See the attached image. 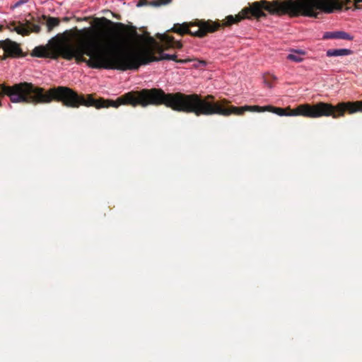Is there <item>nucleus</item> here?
<instances>
[{"instance_id":"obj_9","label":"nucleus","mask_w":362,"mask_h":362,"mask_svg":"<svg viewBox=\"0 0 362 362\" xmlns=\"http://www.w3.org/2000/svg\"><path fill=\"white\" fill-rule=\"evenodd\" d=\"M351 54L352 51L349 49H330L326 53L327 57L346 56Z\"/></svg>"},{"instance_id":"obj_11","label":"nucleus","mask_w":362,"mask_h":362,"mask_svg":"<svg viewBox=\"0 0 362 362\" xmlns=\"http://www.w3.org/2000/svg\"><path fill=\"white\" fill-rule=\"evenodd\" d=\"M26 25L27 28L30 30L31 32L38 33L41 30L40 25L39 24L33 23L30 22V21H26Z\"/></svg>"},{"instance_id":"obj_22","label":"nucleus","mask_w":362,"mask_h":362,"mask_svg":"<svg viewBox=\"0 0 362 362\" xmlns=\"http://www.w3.org/2000/svg\"><path fill=\"white\" fill-rule=\"evenodd\" d=\"M197 29H192V31H197Z\"/></svg>"},{"instance_id":"obj_1","label":"nucleus","mask_w":362,"mask_h":362,"mask_svg":"<svg viewBox=\"0 0 362 362\" xmlns=\"http://www.w3.org/2000/svg\"><path fill=\"white\" fill-rule=\"evenodd\" d=\"M73 97L74 108L81 105L95 107L97 109L118 107L121 105H130L133 107L141 105H165L176 112L193 113L196 116L228 115L226 110L218 106L217 101L212 95L202 97L200 95L185 94L180 92L166 93L161 88H144L139 91H131L118 98L116 100L100 98L95 99L91 94H78L74 90Z\"/></svg>"},{"instance_id":"obj_5","label":"nucleus","mask_w":362,"mask_h":362,"mask_svg":"<svg viewBox=\"0 0 362 362\" xmlns=\"http://www.w3.org/2000/svg\"><path fill=\"white\" fill-rule=\"evenodd\" d=\"M230 102L225 98L217 101V105L221 107V109L226 110V112H229L228 115H221L222 116L228 117L230 115H243L246 111L263 112L267 110L280 116L300 115L309 118L332 117L334 119H337L344 117L346 112L350 115L358 112H362V100L341 102L336 105L324 102H319L314 105L305 103L300 105L293 110L274 107L270 105L265 107L258 105L236 107L230 105Z\"/></svg>"},{"instance_id":"obj_8","label":"nucleus","mask_w":362,"mask_h":362,"mask_svg":"<svg viewBox=\"0 0 362 362\" xmlns=\"http://www.w3.org/2000/svg\"><path fill=\"white\" fill-rule=\"evenodd\" d=\"M324 38L325 39H343V40H352V37L346 32H327L325 34Z\"/></svg>"},{"instance_id":"obj_13","label":"nucleus","mask_w":362,"mask_h":362,"mask_svg":"<svg viewBox=\"0 0 362 362\" xmlns=\"http://www.w3.org/2000/svg\"><path fill=\"white\" fill-rule=\"evenodd\" d=\"M287 59L295 62H300L303 61V58L296 54H289L287 56Z\"/></svg>"},{"instance_id":"obj_17","label":"nucleus","mask_w":362,"mask_h":362,"mask_svg":"<svg viewBox=\"0 0 362 362\" xmlns=\"http://www.w3.org/2000/svg\"><path fill=\"white\" fill-rule=\"evenodd\" d=\"M28 0H20L18 2H16L13 6H11L12 8H16L20 6L21 5L26 3Z\"/></svg>"},{"instance_id":"obj_21","label":"nucleus","mask_w":362,"mask_h":362,"mask_svg":"<svg viewBox=\"0 0 362 362\" xmlns=\"http://www.w3.org/2000/svg\"><path fill=\"white\" fill-rule=\"evenodd\" d=\"M38 23H41V24H44V23H45L43 21H41L40 20H39V21H38Z\"/></svg>"},{"instance_id":"obj_14","label":"nucleus","mask_w":362,"mask_h":362,"mask_svg":"<svg viewBox=\"0 0 362 362\" xmlns=\"http://www.w3.org/2000/svg\"><path fill=\"white\" fill-rule=\"evenodd\" d=\"M276 79V76L274 75H268L267 76L264 77V83L269 87L272 88V85L271 83V80L275 81Z\"/></svg>"},{"instance_id":"obj_19","label":"nucleus","mask_w":362,"mask_h":362,"mask_svg":"<svg viewBox=\"0 0 362 362\" xmlns=\"http://www.w3.org/2000/svg\"><path fill=\"white\" fill-rule=\"evenodd\" d=\"M296 52L298 54H305V52H303L302 50H298V51H296Z\"/></svg>"},{"instance_id":"obj_2","label":"nucleus","mask_w":362,"mask_h":362,"mask_svg":"<svg viewBox=\"0 0 362 362\" xmlns=\"http://www.w3.org/2000/svg\"><path fill=\"white\" fill-rule=\"evenodd\" d=\"M95 21L100 27H113L118 32L126 35H110L105 32L104 69L136 70L140 66L152 62L170 60L171 54H165L163 52L170 48L182 47V44L176 41L174 37L168 34H158L157 37L162 43L156 45V50L160 54L159 57H156L153 50L150 47L138 51L124 49L131 41L139 37L136 28L128 27L122 23H114L105 17L96 18Z\"/></svg>"},{"instance_id":"obj_16","label":"nucleus","mask_w":362,"mask_h":362,"mask_svg":"<svg viewBox=\"0 0 362 362\" xmlns=\"http://www.w3.org/2000/svg\"><path fill=\"white\" fill-rule=\"evenodd\" d=\"M170 60L175 61L180 64H185L191 61V59H177L176 54H171Z\"/></svg>"},{"instance_id":"obj_6","label":"nucleus","mask_w":362,"mask_h":362,"mask_svg":"<svg viewBox=\"0 0 362 362\" xmlns=\"http://www.w3.org/2000/svg\"><path fill=\"white\" fill-rule=\"evenodd\" d=\"M24 57L20 45L10 39L0 40V59L4 60L8 57L16 58Z\"/></svg>"},{"instance_id":"obj_12","label":"nucleus","mask_w":362,"mask_h":362,"mask_svg":"<svg viewBox=\"0 0 362 362\" xmlns=\"http://www.w3.org/2000/svg\"><path fill=\"white\" fill-rule=\"evenodd\" d=\"M172 0H153L151 2V4L154 6H160L162 5H165L170 2H171Z\"/></svg>"},{"instance_id":"obj_4","label":"nucleus","mask_w":362,"mask_h":362,"mask_svg":"<svg viewBox=\"0 0 362 362\" xmlns=\"http://www.w3.org/2000/svg\"><path fill=\"white\" fill-rule=\"evenodd\" d=\"M310 1H303L302 0L293 1L287 0L284 2L274 1L270 3L266 0L255 1L250 7L243 8L238 15L228 16L223 23L212 21H199L197 23H183L182 24L175 23L168 31L173 32L180 35L189 34L192 36L204 37L209 33H214L221 27H228L235 24L245 18H260L265 17L264 11L271 14H285L288 13L291 16H313L310 9Z\"/></svg>"},{"instance_id":"obj_10","label":"nucleus","mask_w":362,"mask_h":362,"mask_svg":"<svg viewBox=\"0 0 362 362\" xmlns=\"http://www.w3.org/2000/svg\"><path fill=\"white\" fill-rule=\"evenodd\" d=\"M42 20H46V25L47 27L48 32H50L54 27L59 25L60 21L58 18L47 16L43 15L42 16Z\"/></svg>"},{"instance_id":"obj_3","label":"nucleus","mask_w":362,"mask_h":362,"mask_svg":"<svg viewBox=\"0 0 362 362\" xmlns=\"http://www.w3.org/2000/svg\"><path fill=\"white\" fill-rule=\"evenodd\" d=\"M73 37L74 43L62 42L57 36L49 41V49L37 46L31 55L54 59L61 57L69 61L75 59L77 64L86 63L91 69H104L105 32L92 28H75Z\"/></svg>"},{"instance_id":"obj_18","label":"nucleus","mask_w":362,"mask_h":362,"mask_svg":"<svg viewBox=\"0 0 362 362\" xmlns=\"http://www.w3.org/2000/svg\"><path fill=\"white\" fill-rule=\"evenodd\" d=\"M147 4V1L146 0H139L137 6H144V5H146Z\"/></svg>"},{"instance_id":"obj_15","label":"nucleus","mask_w":362,"mask_h":362,"mask_svg":"<svg viewBox=\"0 0 362 362\" xmlns=\"http://www.w3.org/2000/svg\"><path fill=\"white\" fill-rule=\"evenodd\" d=\"M354 4L356 9L362 8V0H346V4Z\"/></svg>"},{"instance_id":"obj_20","label":"nucleus","mask_w":362,"mask_h":362,"mask_svg":"<svg viewBox=\"0 0 362 362\" xmlns=\"http://www.w3.org/2000/svg\"><path fill=\"white\" fill-rule=\"evenodd\" d=\"M69 18H67V17H65V18H64V19H63V21H69Z\"/></svg>"},{"instance_id":"obj_7","label":"nucleus","mask_w":362,"mask_h":362,"mask_svg":"<svg viewBox=\"0 0 362 362\" xmlns=\"http://www.w3.org/2000/svg\"><path fill=\"white\" fill-rule=\"evenodd\" d=\"M8 28L11 30H14L21 35H28L30 33V30L27 28L26 23L23 24L19 22L18 25H16V22H13Z\"/></svg>"}]
</instances>
